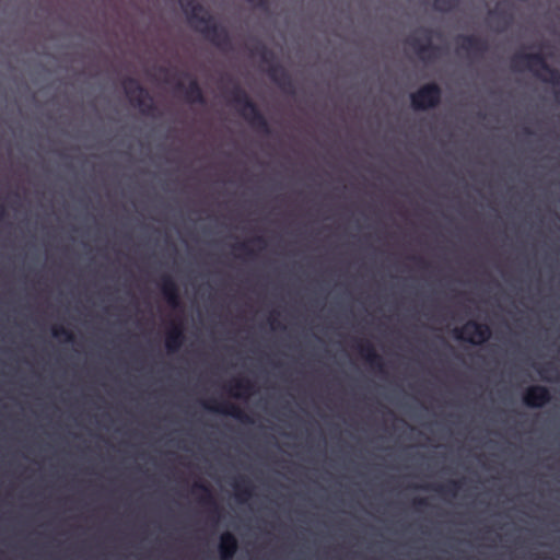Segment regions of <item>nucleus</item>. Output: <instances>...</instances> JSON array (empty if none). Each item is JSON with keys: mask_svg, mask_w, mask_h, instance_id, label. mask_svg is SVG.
Masks as SVG:
<instances>
[{"mask_svg": "<svg viewBox=\"0 0 560 560\" xmlns=\"http://www.w3.org/2000/svg\"><path fill=\"white\" fill-rule=\"evenodd\" d=\"M190 26L222 51L232 49V38L223 25L215 22L212 14L197 0H179Z\"/></svg>", "mask_w": 560, "mask_h": 560, "instance_id": "f257e3e1", "label": "nucleus"}, {"mask_svg": "<svg viewBox=\"0 0 560 560\" xmlns=\"http://www.w3.org/2000/svg\"><path fill=\"white\" fill-rule=\"evenodd\" d=\"M229 95L230 102L253 129L266 136L271 133L267 118L245 90L236 84L230 90Z\"/></svg>", "mask_w": 560, "mask_h": 560, "instance_id": "f03ea898", "label": "nucleus"}, {"mask_svg": "<svg viewBox=\"0 0 560 560\" xmlns=\"http://www.w3.org/2000/svg\"><path fill=\"white\" fill-rule=\"evenodd\" d=\"M512 67L513 69L524 67L540 81L560 89V71L550 67L541 52L515 54L512 58Z\"/></svg>", "mask_w": 560, "mask_h": 560, "instance_id": "7ed1b4c3", "label": "nucleus"}, {"mask_svg": "<svg viewBox=\"0 0 560 560\" xmlns=\"http://www.w3.org/2000/svg\"><path fill=\"white\" fill-rule=\"evenodd\" d=\"M253 54L259 56L261 61L268 65L267 75L280 90L288 94H294L292 77L280 63L276 62L275 54L270 49L264 44H258Z\"/></svg>", "mask_w": 560, "mask_h": 560, "instance_id": "20e7f679", "label": "nucleus"}, {"mask_svg": "<svg viewBox=\"0 0 560 560\" xmlns=\"http://www.w3.org/2000/svg\"><path fill=\"white\" fill-rule=\"evenodd\" d=\"M124 91L130 104L138 108L143 116H155L156 106L152 96L137 79L128 77L122 81Z\"/></svg>", "mask_w": 560, "mask_h": 560, "instance_id": "39448f33", "label": "nucleus"}, {"mask_svg": "<svg viewBox=\"0 0 560 560\" xmlns=\"http://www.w3.org/2000/svg\"><path fill=\"white\" fill-rule=\"evenodd\" d=\"M433 31L428 27L416 30L406 39V44L412 48L416 55L423 61H431L438 58L442 48L432 43Z\"/></svg>", "mask_w": 560, "mask_h": 560, "instance_id": "423d86ee", "label": "nucleus"}, {"mask_svg": "<svg viewBox=\"0 0 560 560\" xmlns=\"http://www.w3.org/2000/svg\"><path fill=\"white\" fill-rule=\"evenodd\" d=\"M442 90L435 82L425 83L410 94V103L415 110H428L440 105Z\"/></svg>", "mask_w": 560, "mask_h": 560, "instance_id": "0eeeda50", "label": "nucleus"}, {"mask_svg": "<svg viewBox=\"0 0 560 560\" xmlns=\"http://www.w3.org/2000/svg\"><path fill=\"white\" fill-rule=\"evenodd\" d=\"M454 337L471 345H481L491 337V328L487 324L469 320L462 328L454 330Z\"/></svg>", "mask_w": 560, "mask_h": 560, "instance_id": "6e6552de", "label": "nucleus"}, {"mask_svg": "<svg viewBox=\"0 0 560 560\" xmlns=\"http://www.w3.org/2000/svg\"><path fill=\"white\" fill-rule=\"evenodd\" d=\"M202 406L212 412L230 416L243 423H253V418L245 413L238 406L229 402L222 401L218 402L214 399H210L202 402Z\"/></svg>", "mask_w": 560, "mask_h": 560, "instance_id": "1a4fd4ad", "label": "nucleus"}, {"mask_svg": "<svg viewBox=\"0 0 560 560\" xmlns=\"http://www.w3.org/2000/svg\"><path fill=\"white\" fill-rule=\"evenodd\" d=\"M550 400V390L542 385L529 386L523 394V402L529 408H541Z\"/></svg>", "mask_w": 560, "mask_h": 560, "instance_id": "9d476101", "label": "nucleus"}, {"mask_svg": "<svg viewBox=\"0 0 560 560\" xmlns=\"http://www.w3.org/2000/svg\"><path fill=\"white\" fill-rule=\"evenodd\" d=\"M175 90L184 94V98L190 104H206L203 91L196 78H190L189 83L185 85L182 81L176 82Z\"/></svg>", "mask_w": 560, "mask_h": 560, "instance_id": "9b49d317", "label": "nucleus"}, {"mask_svg": "<svg viewBox=\"0 0 560 560\" xmlns=\"http://www.w3.org/2000/svg\"><path fill=\"white\" fill-rule=\"evenodd\" d=\"M160 290L168 306L173 310L182 306L178 285L170 275L161 277Z\"/></svg>", "mask_w": 560, "mask_h": 560, "instance_id": "f8f14e48", "label": "nucleus"}, {"mask_svg": "<svg viewBox=\"0 0 560 560\" xmlns=\"http://www.w3.org/2000/svg\"><path fill=\"white\" fill-rule=\"evenodd\" d=\"M355 349L358 350L361 358L378 373L384 372V362L382 357L376 352L374 346L370 341H360L357 343Z\"/></svg>", "mask_w": 560, "mask_h": 560, "instance_id": "ddd939ff", "label": "nucleus"}, {"mask_svg": "<svg viewBox=\"0 0 560 560\" xmlns=\"http://www.w3.org/2000/svg\"><path fill=\"white\" fill-rule=\"evenodd\" d=\"M185 340L183 325L172 324L171 328L166 332L165 348L168 353L177 352Z\"/></svg>", "mask_w": 560, "mask_h": 560, "instance_id": "4468645a", "label": "nucleus"}, {"mask_svg": "<svg viewBox=\"0 0 560 560\" xmlns=\"http://www.w3.org/2000/svg\"><path fill=\"white\" fill-rule=\"evenodd\" d=\"M192 491H201L202 495L200 497V503L211 508V518L215 522L220 518L221 509L217 504L210 488L203 482H195L192 486Z\"/></svg>", "mask_w": 560, "mask_h": 560, "instance_id": "2eb2a0df", "label": "nucleus"}, {"mask_svg": "<svg viewBox=\"0 0 560 560\" xmlns=\"http://www.w3.org/2000/svg\"><path fill=\"white\" fill-rule=\"evenodd\" d=\"M459 49L466 52H472L476 55H483L488 50V44L485 39L475 35H460Z\"/></svg>", "mask_w": 560, "mask_h": 560, "instance_id": "dca6fc26", "label": "nucleus"}, {"mask_svg": "<svg viewBox=\"0 0 560 560\" xmlns=\"http://www.w3.org/2000/svg\"><path fill=\"white\" fill-rule=\"evenodd\" d=\"M238 542L231 532H224L220 536L219 555L221 560H231L236 553Z\"/></svg>", "mask_w": 560, "mask_h": 560, "instance_id": "f3484780", "label": "nucleus"}, {"mask_svg": "<svg viewBox=\"0 0 560 560\" xmlns=\"http://www.w3.org/2000/svg\"><path fill=\"white\" fill-rule=\"evenodd\" d=\"M254 392V383L248 378L234 380L230 385V394L235 398H246Z\"/></svg>", "mask_w": 560, "mask_h": 560, "instance_id": "a211bd4d", "label": "nucleus"}, {"mask_svg": "<svg viewBox=\"0 0 560 560\" xmlns=\"http://www.w3.org/2000/svg\"><path fill=\"white\" fill-rule=\"evenodd\" d=\"M460 485L462 482L459 480H450L445 485H424L418 488L422 490H432L439 492L440 494L455 497L460 489Z\"/></svg>", "mask_w": 560, "mask_h": 560, "instance_id": "6ab92c4d", "label": "nucleus"}, {"mask_svg": "<svg viewBox=\"0 0 560 560\" xmlns=\"http://www.w3.org/2000/svg\"><path fill=\"white\" fill-rule=\"evenodd\" d=\"M232 486L240 502H245L253 495V486L245 477H240Z\"/></svg>", "mask_w": 560, "mask_h": 560, "instance_id": "aec40b11", "label": "nucleus"}, {"mask_svg": "<svg viewBox=\"0 0 560 560\" xmlns=\"http://www.w3.org/2000/svg\"><path fill=\"white\" fill-rule=\"evenodd\" d=\"M51 335L57 339L62 338L67 342H72L74 340L72 331L61 325L52 326Z\"/></svg>", "mask_w": 560, "mask_h": 560, "instance_id": "412c9836", "label": "nucleus"}, {"mask_svg": "<svg viewBox=\"0 0 560 560\" xmlns=\"http://www.w3.org/2000/svg\"><path fill=\"white\" fill-rule=\"evenodd\" d=\"M435 9L441 12H451L459 4V0H433Z\"/></svg>", "mask_w": 560, "mask_h": 560, "instance_id": "4be33fe9", "label": "nucleus"}, {"mask_svg": "<svg viewBox=\"0 0 560 560\" xmlns=\"http://www.w3.org/2000/svg\"><path fill=\"white\" fill-rule=\"evenodd\" d=\"M234 249L244 252L248 257L253 258L255 256V252L248 248L247 243H240L233 246Z\"/></svg>", "mask_w": 560, "mask_h": 560, "instance_id": "5701e85b", "label": "nucleus"}, {"mask_svg": "<svg viewBox=\"0 0 560 560\" xmlns=\"http://www.w3.org/2000/svg\"><path fill=\"white\" fill-rule=\"evenodd\" d=\"M552 369V364L551 363H546L545 365L540 366L537 369V372L539 373L540 377L542 380H549L548 376H547V373L550 372Z\"/></svg>", "mask_w": 560, "mask_h": 560, "instance_id": "b1692460", "label": "nucleus"}, {"mask_svg": "<svg viewBox=\"0 0 560 560\" xmlns=\"http://www.w3.org/2000/svg\"><path fill=\"white\" fill-rule=\"evenodd\" d=\"M246 1L254 4L258 9H261V10L268 9V0H246Z\"/></svg>", "mask_w": 560, "mask_h": 560, "instance_id": "393cba45", "label": "nucleus"}, {"mask_svg": "<svg viewBox=\"0 0 560 560\" xmlns=\"http://www.w3.org/2000/svg\"><path fill=\"white\" fill-rule=\"evenodd\" d=\"M490 15H491V16H494V15H495V16H499V18H504V16H505V13H504V11L500 8V4H498V5L495 7V9H494V10H491V11H490Z\"/></svg>", "mask_w": 560, "mask_h": 560, "instance_id": "a878e982", "label": "nucleus"}, {"mask_svg": "<svg viewBox=\"0 0 560 560\" xmlns=\"http://www.w3.org/2000/svg\"><path fill=\"white\" fill-rule=\"evenodd\" d=\"M413 505H415L416 508H423V506H428V500H427V499H423V498L415 499V500H413Z\"/></svg>", "mask_w": 560, "mask_h": 560, "instance_id": "bb28decb", "label": "nucleus"}, {"mask_svg": "<svg viewBox=\"0 0 560 560\" xmlns=\"http://www.w3.org/2000/svg\"><path fill=\"white\" fill-rule=\"evenodd\" d=\"M7 211L3 205L0 203V222L5 218Z\"/></svg>", "mask_w": 560, "mask_h": 560, "instance_id": "cd10ccee", "label": "nucleus"}, {"mask_svg": "<svg viewBox=\"0 0 560 560\" xmlns=\"http://www.w3.org/2000/svg\"><path fill=\"white\" fill-rule=\"evenodd\" d=\"M255 242L259 243V244H265V240L260 236H257L254 238Z\"/></svg>", "mask_w": 560, "mask_h": 560, "instance_id": "c85d7f7f", "label": "nucleus"}, {"mask_svg": "<svg viewBox=\"0 0 560 560\" xmlns=\"http://www.w3.org/2000/svg\"><path fill=\"white\" fill-rule=\"evenodd\" d=\"M413 260H416L420 265H424V261L422 260V258L413 257Z\"/></svg>", "mask_w": 560, "mask_h": 560, "instance_id": "c756f323", "label": "nucleus"}, {"mask_svg": "<svg viewBox=\"0 0 560 560\" xmlns=\"http://www.w3.org/2000/svg\"><path fill=\"white\" fill-rule=\"evenodd\" d=\"M275 324H276V319L275 318H270V325H271L272 328H276Z\"/></svg>", "mask_w": 560, "mask_h": 560, "instance_id": "7c9ffc66", "label": "nucleus"}, {"mask_svg": "<svg viewBox=\"0 0 560 560\" xmlns=\"http://www.w3.org/2000/svg\"><path fill=\"white\" fill-rule=\"evenodd\" d=\"M183 77H184V78H190V74H189V73H187V72H185V73H183Z\"/></svg>", "mask_w": 560, "mask_h": 560, "instance_id": "2f4dec72", "label": "nucleus"}, {"mask_svg": "<svg viewBox=\"0 0 560 560\" xmlns=\"http://www.w3.org/2000/svg\"><path fill=\"white\" fill-rule=\"evenodd\" d=\"M525 132H526L527 135H530V133H532V131H530L528 128H526V129H525Z\"/></svg>", "mask_w": 560, "mask_h": 560, "instance_id": "473e14b6", "label": "nucleus"}]
</instances>
